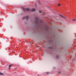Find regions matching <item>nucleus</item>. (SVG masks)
<instances>
[{"instance_id": "8", "label": "nucleus", "mask_w": 76, "mask_h": 76, "mask_svg": "<svg viewBox=\"0 0 76 76\" xmlns=\"http://www.w3.org/2000/svg\"><path fill=\"white\" fill-rule=\"evenodd\" d=\"M11 66H12V65H9V67H11Z\"/></svg>"}, {"instance_id": "14", "label": "nucleus", "mask_w": 76, "mask_h": 76, "mask_svg": "<svg viewBox=\"0 0 76 76\" xmlns=\"http://www.w3.org/2000/svg\"><path fill=\"white\" fill-rule=\"evenodd\" d=\"M37 76H39V75H37Z\"/></svg>"}, {"instance_id": "15", "label": "nucleus", "mask_w": 76, "mask_h": 76, "mask_svg": "<svg viewBox=\"0 0 76 76\" xmlns=\"http://www.w3.org/2000/svg\"><path fill=\"white\" fill-rule=\"evenodd\" d=\"M43 14H44V12H43Z\"/></svg>"}, {"instance_id": "6", "label": "nucleus", "mask_w": 76, "mask_h": 76, "mask_svg": "<svg viewBox=\"0 0 76 76\" xmlns=\"http://www.w3.org/2000/svg\"><path fill=\"white\" fill-rule=\"evenodd\" d=\"M3 75V73H1V72H0V75Z\"/></svg>"}, {"instance_id": "1", "label": "nucleus", "mask_w": 76, "mask_h": 76, "mask_svg": "<svg viewBox=\"0 0 76 76\" xmlns=\"http://www.w3.org/2000/svg\"><path fill=\"white\" fill-rule=\"evenodd\" d=\"M22 9H23V10H24V11H26V10H27V11H31V12H35V9L33 8L31 10H30L29 8H24L23 7H22Z\"/></svg>"}, {"instance_id": "16", "label": "nucleus", "mask_w": 76, "mask_h": 76, "mask_svg": "<svg viewBox=\"0 0 76 76\" xmlns=\"http://www.w3.org/2000/svg\"><path fill=\"white\" fill-rule=\"evenodd\" d=\"M9 69H10V68H9Z\"/></svg>"}, {"instance_id": "3", "label": "nucleus", "mask_w": 76, "mask_h": 76, "mask_svg": "<svg viewBox=\"0 0 76 76\" xmlns=\"http://www.w3.org/2000/svg\"><path fill=\"white\" fill-rule=\"evenodd\" d=\"M36 23H38V18H36Z\"/></svg>"}, {"instance_id": "2", "label": "nucleus", "mask_w": 76, "mask_h": 76, "mask_svg": "<svg viewBox=\"0 0 76 76\" xmlns=\"http://www.w3.org/2000/svg\"><path fill=\"white\" fill-rule=\"evenodd\" d=\"M26 18V19L27 20H28V19H29V17H28V16H27L25 17H23V19H25Z\"/></svg>"}, {"instance_id": "9", "label": "nucleus", "mask_w": 76, "mask_h": 76, "mask_svg": "<svg viewBox=\"0 0 76 76\" xmlns=\"http://www.w3.org/2000/svg\"><path fill=\"white\" fill-rule=\"evenodd\" d=\"M58 6H60V4H58Z\"/></svg>"}, {"instance_id": "4", "label": "nucleus", "mask_w": 76, "mask_h": 76, "mask_svg": "<svg viewBox=\"0 0 76 76\" xmlns=\"http://www.w3.org/2000/svg\"><path fill=\"white\" fill-rule=\"evenodd\" d=\"M46 73L47 75H49V73H49V72H46Z\"/></svg>"}, {"instance_id": "12", "label": "nucleus", "mask_w": 76, "mask_h": 76, "mask_svg": "<svg viewBox=\"0 0 76 76\" xmlns=\"http://www.w3.org/2000/svg\"><path fill=\"white\" fill-rule=\"evenodd\" d=\"M73 20H75V19H74Z\"/></svg>"}, {"instance_id": "7", "label": "nucleus", "mask_w": 76, "mask_h": 76, "mask_svg": "<svg viewBox=\"0 0 76 76\" xmlns=\"http://www.w3.org/2000/svg\"><path fill=\"white\" fill-rule=\"evenodd\" d=\"M39 13H41V12H42V11H41V10H39Z\"/></svg>"}, {"instance_id": "5", "label": "nucleus", "mask_w": 76, "mask_h": 76, "mask_svg": "<svg viewBox=\"0 0 76 76\" xmlns=\"http://www.w3.org/2000/svg\"><path fill=\"white\" fill-rule=\"evenodd\" d=\"M56 57L57 58H58V56H56Z\"/></svg>"}, {"instance_id": "10", "label": "nucleus", "mask_w": 76, "mask_h": 76, "mask_svg": "<svg viewBox=\"0 0 76 76\" xmlns=\"http://www.w3.org/2000/svg\"><path fill=\"white\" fill-rule=\"evenodd\" d=\"M60 16H61V17H63V16L61 15H60Z\"/></svg>"}, {"instance_id": "13", "label": "nucleus", "mask_w": 76, "mask_h": 76, "mask_svg": "<svg viewBox=\"0 0 76 76\" xmlns=\"http://www.w3.org/2000/svg\"><path fill=\"white\" fill-rule=\"evenodd\" d=\"M55 67H53V69H55Z\"/></svg>"}, {"instance_id": "11", "label": "nucleus", "mask_w": 76, "mask_h": 76, "mask_svg": "<svg viewBox=\"0 0 76 76\" xmlns=\"http://www.w3.org/2000/svg\"><path fill=\"white\" fill-rule=\"evenodd\" d=\"M60 73H61V72H58L59 74H60Z\"/></svg>"}]
</instances>
